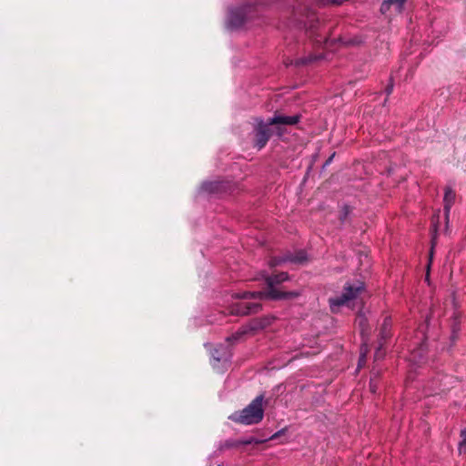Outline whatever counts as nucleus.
<instances>
[{
  "instance_id": "dca6fc26",
  "label": "nucleus",
  "mask_w": 466,
  "mask_h": 466,
  "mask_svg": "<svg viewBox=\"0 0 466 466\" xmlns=\"http://www.w3.org/2000/svg\"><path fill=\"white\" fill-rule=\"evenodd\" d=\"M356 323L360 328L361 335H364V333L366 331V328L368 326V321H367L365 315L362 313H359L358 317L356 319Z\"/></svg>"
},
{
  "instance_id": "b1692460",
  "label": "nucleus",
  "mask_w": 466,
  "mask_h": 466,
  "mask_svg": "<svg viewBox=\"0 0 466 466\" xmlns=\"http://www.w3.org/2000/svg\"><path fill=\"white\" fill-rule=\"evenodd\" d=\"M370 389L372 393H376L377 389H378L377 385L373 382L372 380H370Z\"/></svg>"
},
{
  "instance_id": "423d86ee",
  "label": "nucleus",
  "mask_w": 466,
  "mask_h": 466,
  "mask_svg": "<svg viewBox=\"0 0 466 466\" xmlns=\"http://www.w3.org/2000/svg\"><path fill=\"white\" fill-rule=\"evenodd\" d=\"M249 5H243L231 9L228 17L229 25L233 28L241 26L248 16V10L250 9Z\"/></svg>"
},
{
  "instance_id": "c756f323",
  "label": "nucleus",
  "mask_w": 466,
  "mask_h": 466,
  "mask_svg": "<svg viewBox=\"0 0 466 466\" xmlns=\"http://www.w3.org/2000/svg\"><path fill=\"white\" fill-rule=\"evenodd\" d=\"M218 466H220V465H218Z\"/></svg>"
},
{
  "instance_id": "f03ea898",
  "label": "nucleus",
  "mask_w": 466,
  "mask_h": 466,
  "mask_svg": "<svg viewBox=\"0 0 466 466\" xmlns=\"http://www.w3.org/2000/svg\"><path fill=\"white\" fill-rule=\"evenodd\" d=\"M300 120V116H282V115H275L273 117L268 118L267 123H264L262 119L258 122V125L255 128V142L254 146L260 150L263 148L271 134L272 130L270 129V126L272 125H297Z\"/></svg>"
},
{
  "instance_id": "2eb2a0df",
  "label": "nucleus",
  "mask_w": 466,
  "mask_h": 466,
  "mask_svg": "<svg viewBox=\"0 0 466 466\" xmlns=\"http://www.w3.org/2000/svg\"><path fill=\"white\" fill-rule=\"evenodd\" d=\"M346 0H315L314 5L318 7H324L328 5H339L345 2Z\"/></svg>"
},
{
  "instance_id": "f8f14e48",
  "label": "nucleus",
  "mask_w": 466,
  "mask_h": 466,
  "mask_svg": "<svg viewBox=\"0 0 466 466\" xmlns=\"http://www.w3.org/2000/svg\"><path fill=\"white\" fill-rule=\"evenodd\" d=\"M392 319L390 316L384 318L380 329V347L391 336Z\"/></svg>"
},
{
  "instance_id": "cd10ccee",
  "label": "nucleus",
  "mask_w": 466,
  "mask_h": 466,
  "mask_svg": "<svg viewBox=\"0 0 466 466\" xmlns=\"http://www.w3.org/2000/svg\"><path fill=\"white\" fill-rule=\"evenodd\" d=\"M279 435V432H277V433H275L274 435H272V436L270 437V439H271V440H273V439L277 438Z\"/></svg>"
},
{
  "instance_id": "0eeeda50",
  "label": "nucleus",
  "mask_w": 466,
  "mask_h": 466,
  "mask_svg": "<svg viewBox=\"0 0 466 466\" xmlns=\"http://www.w3.org/2000/svg\"><path fill=\"white\" fill-rule=\"evenodd\" d=\"M456 193L451 188V187H446L444 189L443 196V210H444V219H445V231L449 229V222H450V213L451 209L455 203Z\"/></svg>"
},
{
  "instance_id": "bb28decb",
  "label": "nucleus",
  "mask_w": 466,
  "mask_h": 466,
  "mask_svg": "<svg viewBox=\"0 0 466 466\" xmlns=\"http://www.w3.org/2000/svg\"><path fill=\"white\" fill-rule=\"evenodd\" d=\"M217 185H218V183H217V182H215V183H209V184H208V186H209L210 187H217Z\"/></svg>"
},
{
  "instance_id": "5701e85b",
  "label": "nucleus",
  "mask_w": 466,
  "mask_h": 466,
  "mask_svg": "<svg viewBox=\"0 0 466 466\" xmlns=\"http://www.w3.org/2000/svg\"><path fill=\"white\" fill-rule=\"evenodd\" d=\"M392 90H393V80H392V79H390V84H389V85H388V86L386 87V93H387V95H388V96H389V95H390V94H391V92H392Z\"/></svg>"
},
{
  "instance_id": "6ab92c4d",
  "label": "nucleus",
  "mask_w": 466,
  "mask_h": 466,
  "mask_svg": "<svg viewBox=\"0 0 466 466\" xmlns=\"http://www.w3.org/2000/svg\"><path fill=\"white\" fill-rule=\"evenodd\" d=\"M461 441L459 443V452L461 453L466 450V429L461 431Z\"/></svg>"
},
{
  "instance_id": "a211bd4d",
  "label": "nucleus",
  "mask_w": 466,
  "mask_h": 466,
  "mask_svg": "<svg viewBox=\"0 0 466 466\" xmlns=\"http://www.w3.org/2000/svg\"><path fill=\"white\" fill-rule=\"evenodd\" d=\"M258 319L259 320V324L261 326V329L270 326L274 320H275V317L273 316H263V317H260V318H258Z\"/></svg>"
},
{
  "instance_id": "a878e982",
  "label": "nucleus",
  "mask_w": 466,
  "mask_h": 466,
  "mask_svg": "<svg viewBox=\"0 0 466 466\" xmlns=\"http://www.w3.org/2000/svg\"><path fill=\"white\" fill-rule=\"evenodd\" d=\"M334 156H335V153H333V154H332V155H331V156H330V157L326 160V162H325L324 166H328V165H329V164L331 163V161H332V159H333Z\"/></svg>"
},
{
  "instance_id": "4be33fe9",
  "label": "nucleus",
  "mask_w": 466,
  "mask_h": 466,
  "mask_svg": "<svg viewBox=\"0 0 466 466\" xmlns=\"http://www.w3.org/2000/svg\"><path fill=\"white\" fill-rule=\"evenodd\" d=\"M275 132L279 137H281L286 132V129L282 127L283 125H274Z\"/></svg>"
},
{
  "instance_id": "f3484780",
  "label": "nucleus",
  "mask_w": 466,
  "mask_h": 466,
  "mask_svg": "<svg viewBox=\"0 0 466 466\" xmlns=\"http://www.w3.org/2000/svg\"><path fill=\"white\" fill-rule=\"evenodd\" d=\"M264 441H265L264 440H258L255 437H248V438L238 440L239 446L250 445V444H261Z\"/></svg>"
},
{
  "instance_id": "393cba45",
  "label": "nucleus",
  "mask_w": 466,
  "mask_h": 466,
  "mask_svg": "<svg viewBox=\"0 0 466 466\" xmlns=\"http://www.w3.org/2000/svg\"><path fill=\"white\" fill-rule=\"evenodd\" d=\"M365 353H362L359 360V367H361L362 363L365 361Z\"/></svg>"
},
{
  "instance_id": "4468645a",
  "label": "nucleus",
  "mask_w": 466,
  "mask_h": 466,
  "mask_svg": "<svg viewBox=\"0 0 466 466\" xmlns=\"http://www.w3.org/2000/svg\"><path fill=\"white\" fill-rule=\"evenodd\" d=\"M325 56L323 54L319 55H309L308 56L299 58L295 61V66H305L319 60L324 59Z\"/></svg>"
},
{
  "instance_id": "39448f33",
  "label": "nucleus",
  "mask_w": 466,
  "mask_h": 466,
  "mask_svg": "<svg viewBox=\"0 0 466 466\" xmlns=\"http://www.w3.org/2000/svg\"><path fill=\"white\" fill-rule=\"evenodd\" d=\"M262 309L259 302H238L231 306L230 313L236 316H247L258 313Z\"/></svg>"
},
{
  "instance_id": "20e7f679",
  "label": "nucleus",
  "mask_w": 466,
  "mask_h": 466,
  "mask_svg": "<svg viewBox=\"0 0 466 466\" xmlns=\"http://www.w3.org/2000/svg\"><path fill=\"white\" fill-rule=\"evenodd\" d=\"M364 289L365 284L362 281H358L355 285L347 283L340 296L329 299V302L331 311L335 312L340 306L355 299Z\"/></svg>"
},
{
  "instance_id": "412c9836",
  "label": "nucleus",
  "mask_w": 466,
  "mask_h": 466,
  "mask_svg": "<svg viewBox=\"0 0 466 466\" xmlns=\"http://www.w3.org/2000/svg\"><path fill=\"white\" fill-rule=\"evenodd\" d=\"M225 447H227V448L239 447L238 440V441H233V440L227 441L225 442Z\"/></svg>"
},
{
  "instance_id": "9b49d317",
  "label": "nucleus",
  "mask_w": 466,
  "mask_h": 466,
  "mask_svg": "<svg viewBox=\"0 0 466 466\" xmlns=\"http://www.w3.org/2000/svg\"><path fill=\"white\" fill-rule=\"evenodd\" d=\"M406 1L407 0H384L380 5V12L387 14L391 7H393L397 13H401Z\"/></svg>"
},
{
  "instance_id": "9d476101",
  "label": "nucleus",
  "mask_w": 466,
  "mask_h": 466,
  "mask_svg": "<svg viewBox=\"0 0 466 466\" xmlns=\"http://www.w3.org/2000/svg\"><path fill=\"white\" fill-rule=\"evenodd\" d=\"M306 260H307V258H306L305 253L303 251H300L296 255H287V256L279 257V258H270L268 264L270 267H276L278 265H280V264L286 263V262L301 264Z\"/></svg>"
},
{
  "instance_id": "c85d7f7f",
  "label": "nucleus",
  "mask_w": 466,
  "mask_h": 466,
  "mask_svg": "<svg viewBox=\"0 0 466 466\" xmlns=\"http://www.w3.org/2000/svg\"><path fill=\"white\" fill-rule=\"evenodd\" d=\"M433 249V247L431 248V250ZM431 258H432V251L431 252V255H430V261L431 260Z\"/></svg>"
},
{
  "instance_id": "7ed1b4c3",
  "label": "nucleus",
  "mask_w": 466,
  "mask_h": 466,
  "mask_svg": "<svg viewBox=\"0 0 466 466\" xmlns=\"http://www.w3.org/2000/svg\"><path fill=\"white\" fill-rule=\"evenodd\" d=\"M264 396H257L243 410L235 411L228 416V419L236 423L243 425H252L259 423L264 417L263 409Z\"/></svg>"
},
{
  "instance_id": "6e6552de",
  "label": "nucleus",
  "mask_w": 466,
  "mask_h": 466,
  "mask_svg": "<svg viewBox=\"0 0 466 466\" xmlns=\"http://www.w3.org/2000/svg\"><path fill=\"white\" fill-rule=\"evenodd\" d=\"M309 22L304 24L305 33L309 35L310 38H313V41L316 44H321V43H327L328 39L323 36L319 39L318 38L319 36V34L316 33L319 21L315 16V14L310 13L308 15Z\"/></svg>"
},
{
  "instance_id": "ddd939ff",
  "label": "nucleus",
  "mask_w": 466,
  "mask_h": 466,
  "mask_svg": "<svg viewBox=\"0 0 466 466\" xmlns=\"http://www.w3.org/2000/svg\"><path fill=\"white\" fill-rule=\"evenodd\" d=\"M213 360L217 362L229 361L230 355L226 347L220 345L212 353Z\"/></svg>"
},
{
  "instance_id": "1a4fd4ad",
  "label": "nucleus",
  "mask_w": 466,
  "mask_h": 466,
  "mask_svg": "<svg viewBox=\"0 0 466 466\" xmlns=\"http://www.w3.org/2000/svg\"><path fill=\"white\" fill-rule=\"evenodd\" d=\"M261 329V326L259 324V320L258 318L252 319L246 325L242 326L236 333L232 336L228 337V341H236L238 340L243 335L248 334L249 332H255Z\"/></svg>"
},
{
  "instance_id": "f257e3e1",
  "label": "nucleus",
  "mask_w": 466,
  "mask_h": 466,
  "mask_svg": "<svg viewBox=\"0 0 466 466\" xmlns=\"http://www.w3.org/2000/svg\"><path fill=\"white\" fill-rule=\"evenodd\" d=\"M289 279V275L286 272H280L276 275L268 276L266 279V282L268 289L267 291H242L236 292L232 294V298L238 299H255V300H263V299H294L300 296V291H279L276 289V285H279Z\"/></svg>"
},
{
  "instance_id": "aec40b11",
  "label": "nucleus",
  "mask_w": 466,
  "mask_h": 466,
  "mask_svg": "<svg viewBox=\"0 0 466 466\" xmlns=\"http://www.w3.org/2000/svg\"><path fill=\"white\" fill-rule=\"evenodd\" d=\"M439 218H440V210H438V213L435 214L433 217H432V228H433V233H434V236H433V238H435L436 234H437V231H438V222H439Z\"/></svg>"
}]
</instances>
